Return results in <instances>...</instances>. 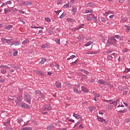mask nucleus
Returning <instances> with one entry per match:
<instances>
[{"label":"nucleus","mask_w":130,"mask_h":130,"mask_svg":"<svg viewBox=\"0 0 130 130\" xmlns=\"http://www.w3.org/2000/svg\"><path fill=\"white\" fill-rule=\"evenodd\" d=\"M13 25H10L5 27V29H6V30H10L11 28H12Z\"/></svg>","instance_id":"nucleus-25"},{"label":"nucleus","mask_w":130,"mask_h":130,"mask_svg":"<svg viewBox=\"0 0 130 130\" xmlns=\"http://www.w3.org/2000/svg\"><path fill=\"white\" fill-rule=\"evenodd\" d=\"M125 121L126 122H130V118H126V119H125Z\"/></svg>","instance_id":"nucleus-60"},{"label":"nucleus","mask_w":130,"mask_h":130,"mask_svg":"<svg viewBox=\"0 0 130 130\" xmlns=\"http://www.w3.org/2000/svg\"><path fill=\"white\" fill-rule=\"evenodd\" d=\"M65 16H67V13H63L59 17L60 19H62L63 17H65Z\"/></svg>","instance_id":"nucleus-29"},{"label":"nucleus","mask_w":130,"mask_h":130,"mask_svg":"<svg viewBox=\"0 0 130 130\" xmlns=\"http://www.w3.org/2000/svg\"><path fill=\"white\" fill-rule=\"evenodd\" d=\"M92 20H93L94 23H98V20H97V17L95 16L94 14H93Z\"/></svg>","instance_id":"nucleus-13"},{"label":"nucleus","mask_w":130,"mask_h":130,"mask_svg":"<svg viewBox=\"0 0 130 130\" xmlns=\"http://www.w3.org/2000/svg\"><path fill=\"white\" fill-rule=\"evenodd\" d=\"M120 107H124V106L123 105H118L117 106V108H119V110L118 111L119 113H124V112H126V111H127V109H125L122 110V108Z\"/></svg>","instance_id":"nucleus-2"},{"label":"nucleus","mask_w":130,"mask_h":130,"mask_svg":"<svg viewBox=\"0 0 130 130\" xmlns=\"http://www.w3.org/2000/svg\"><path fill=\"white\" fill-rule=\"evenodd\" d=\"M81 123V122L78 121L75 124L74 126L73 127H76V126H77V125H79Z\"/></svg>","instance_id":"nucleus-47"},{"label":"nucleus","mask_w":130,"mask_h":130,"mask_svg":"<svg viewBox=\"0 0 130 130\" xmlns=\"http://www.w3.org/2000/svg\"><path fill=\"white\" fill-rule=\"evenodd\" d=\"M111 52H112V51H111V50L107 51V54H109L110 53H111Z\"/></svg>","instance_id":"nucleus-62"},{"label":"nucleus","mask_w":130,"mask_h":130,"mask_svg":"<svg viewBox=\"0 0 130 130\" xmlns=\"http://www.w3.org/2000/svg\"><path fill=\"white\" fill-rule=\"evenodd\" d=\"M66 85H67V86H68L69 88H72V84L70 83H67V82H66Z\"/></svg>","instance_id":"nucleus-52"},{"label":"nucleus","mask_w":130,"mask_h":130,"mask_svg":"<svg viewBox=\"0 0 130 130\" xmlns=\"http://www.w3.org/2000/svg\"><path fill=\"white\" fill-rule=\"evenodd\" d=\"M40 93H41V90H35L36 94H40Z\"/></svg>","instance_id":"nucleus-44"},{"label":"nucleus","mask_w":130,"mask_h":130,"mask_svg":"<svg viewBox=\"0 0 130 130\" xmlns=\"http://www.w3.org/2000/svg\"><path fill=\"white\" fill-rule=\"evenodd\" d=\"M44 94L42 92H40V93L39 95V98H44Z\"/></svg>","instance_id":"nucleus-23"},{"label":"nucleus","mask_w":130,"mask_h":130,"mask_svg":"<svg viewBox=\"0 0 130 130\" xmlns=\"http://www.w3.org/2000/svg\"><path fill=\"white\" fill-rule=\"evenodd\" d=\"M1 40L3 43H7L8 41V39L5 38H2Z\"/></svg>","instance_id":"nucleus-31"},{"label":"nucleus","mask_w":130,"mask_h":130,"mask_svg":"<svg viewBox=\"0 0 130 130\" xmlns=\"http://www.w3.org/2000/svg\"><path fill=\"white\" fill-rule=\"evenodd\" d=\"M117 103H118V100L114 101V103L113 104V105H114V106H117Z\"/></svg>","instance_id":"nucleus-37"},{"label":"nucleus","mask_w":130,"mask_h":130,"mask_svg":"<svg viewBox=\"0 0 130 130\" xmlns=\"http://www.w3.org/2000/svg\"><path fill=\"white\" fill-rule=\"evenodd\" d=\"M9 123H10V120H7V121H6L4 123V125H6V126H8V124H9Z\"/></svg>","instance_id":"nucleus-34"},{"label":"nucleus","mask_w":130,"mask_h":130,"mask_svg":"<svg viewBox=\"0 0 130 130\" xmlns=\"http://www.w3.org/2000/svg\"><path fill=\"white\" fill-rule=\"evenodd\" d=\"M27 5H29V3H28V2H23L19 4V6H21V7H22L23 6H27Z\"/></svg>","instance_id":"nucleus-16"},{"label":"nucleus","mask_w":130,"mask_h":130,"mask_svg":"<svg viewBox=\"0 0 130 130\" xmlns=\"http://www.w3.org/2000/svg\"><path fill=\"white\" fill-rule=\"evenodd\" d=\"M22 121H23V119H22V118H19V119H18V120H17V122H18V123H19V124H20L21 122H22Z\"/></svg>","instance_id":"nucleus-42"},{"label":"nucleus","mask_w":130,"mask_h":130,"mask_svg":"<svg viewBox=\"0 0 130 130\" xmlns=\"http://www.w3.org/2000/svg\"><path fill=\"white\" fill-rule=\"evenodd\" d=\"M10 11H11V10H7V9L4 10V12H5V14H7V13L10 12Z\"/></svg>","instance_id":"nucleus-58"},{"label":"nucleus","mask_w":130,"mask_h":130,"mask_svg":"<svg viewBox=\"0 0 130 130\" xmlns=\"http://www.w3.org/2000/svg\"><path fill=\"white\" fill-rule=\"evenodd\" d=\"M18 12L19 13H20V14H25V12L20 10H18Z\"/></svg>","instance_id":"nucleus-57"},{"label":"nucleus","mask_w":130,"mask_h":130,"mask_svg":"<svg viewBox=\"0 0 130 130\" xmlns=\"http://www.w3.org/2000/svg\"><path fill=\"white\" fill-rule=\"evenodd\" d=\"M37 73L39 74V75L42 76L43 77L45 76V74H44L42 71H37Z\"/></svg>","instance_id":"nucleus-24"},{"label":"nucleus","mask_w":130,"mask_h":130,"mask_svg":"<svg viewBox=\"0 0 130 130\" xmlns=\"http://www.w3.org/2000/svg\"><path fill=\"white\" fill-rule=\"evenodd\" d=\"M75 57H76V56L75 55H72L69 58H68L67 60H70V59H73V58H75Z\"/></svg>","instance_id":"nucleus-28"},{"label":"nucleus","mask_w":130,"mask_h":130,"mask_svg":"<svg viewBox=\"0 0 130 130\" xmlns=\"http://www.w3.org/2000/svg\"><path fill=\"white\" fill-rule=\"evenodd\" d=\"M92 18H93V14H91L89 16H87L86 20H87V21H92Z\"/></svg>","instance_id":"nucleus-7"},{"label":"nucleus","mask_w":130,"mask_h":130,"mask_svg":"<svg viewBox=\"0 0 130 130\" xmlns=\"http://www.w3.org/2000/svg\"><path fill=\"white\" fill-rule=\"evenodd\" d=\"M6 130H13V129H12V128H10V127H7L6 128Z\"/></svg>","instance_id":"nucleus-64"},{"label":"nucleus","mask_w":130,"mask_h":130,"mask_svg":"<svg viewBox=\"0 0 130 130\" xmlns=\"http://www.w3.org/2000/svg\"><path fill=\"white\" fill-rule=\"evenodd\" d=\"M78 30H79V28L78 27H75L72 29V30L73 32H76V31H78Z\"/></svg>","instance_id":"nucleus-39"},{"label":"nucleus","mask_w":130,"mask_h":130,"mask_svg":"<svg viewBox=\"0 0 130 130\" xmlns=\"http://www.w3.org/2000/svg\"><path fill=\"white\" fill-rule=\"evenodd\" d=\"M55 42H56L58 44H60V40L59 39H56L55 40Z\"/></svg>","instance_id":"nucleus-35"},{"label":"nucleus","mask_w":130,"mask_h":130,"mask_svg":"<svg viewBox=\"0 0 130 130\" xmlns=\"http://www.w3.org/2000/svg\"><path fill=\"white\" fill-rule=\"evenodd\" d=\"M72 15H76L77 13V6L73 5L72 7Z\"/></svg>","instance_id":"nucleus-6"},{"label":"nucleus","mask_w":130,"mask_h":130,"mask_svg":"<svg viewBox=\"0 0 130 130\" xmlns=\"http://www.w3.org/2000/svg\"><path fill=\"white\" fill-rule=\"evenodd\" d=\"M73 116H74V117L75 118H77V119H80V118H81V116L80 115H79L78 114H73Z\"/></svg>","instance_id":"nucleus-11"},{"label":"nucleus","mask_w":130,"mask_h":130,"mask_svg":"<svg viewBox=\"0 0 130 130\" xmlns=\"http://www.w3.org/2000/svg\"><path fill=\"white\" fill-rule=\"evenodd\" d=\"M0 68H1L2 70H1V73L2 74H6L7 73V71L6 70V69H10V67H8V66H3L1 65L0 66Z\"/></svg>","instance_id":"nucleus-3"},{"label":"nucleus","mask_w":130,"mask_h":130,"mask_svg":"<svg viewBox=\"0 0 130 130\" xmlns=\"http://www.w3.org/2000/svg\"><path fill=\"white\" fill-rule=\"evenodd\" d=\"M62 1H61V0H58L57 5H59L60 4H62Z\"/></svg>","instance_id":"nucleus-55"},{"label":"nucleus","mask_w":130,"mask_h":130,"mask_svg":"<svg viewBox=\"0 0 130 130\" xmlns=\"http://www.w3.org/2000/svg\"><path fill=\"white\" fill-rule=\"evenodd\" d=\"M54 128V124H50L47 127V130H51V129H53V128Z\"/></svg>","instance_id":"nucleus-9"},{"label":"nucleus","mask_w":130,"mask_h":130,"mask_svg":"<svg viewBox=\"0 0 130 130\" xmlns=\"http://www.w3.org/2000/svg\"><path fill=\"white\" fill-rule=\"evenodd\" d=\"M48 46H49L48 45V44H44L42 45V48H48Z\"/></svg>","instance_id":"nucleus-19"},{"label":"nucleus","mask_w":130,"mask_h":130,"mask_svg":"<svg viewBox=\"0 0 130 130\" xmlns=\"http://www.w3.org/2000/svg\"><path fill=\"white\" fill-rule=\"evenodd\" d=\"M111 41H113L114 42H117V40L115 39V38L114 37H112L110 38Z\"/></svg>","instance_id":"nucleus-26"},{"label":"nucleus","mask_w":130,"mask_h":130,"mask_svg":"<svg viewBox=\"0 0 130 130\" xmlns=\"http://www.w3.org/2000/svg\"><path fill=\"white\" fill-rule=\"evenodd\" d=\"M13 55L14 56H17V55H18V51H15L14 53H13Z\"/></svg>","instance_id":"nucleus-48"},{"label":"nucleus","mask_w":130,"mask_h":130,"mask_svg":"<svg viewBox=\"0 0 130 130\" xmlns=\"http://www.w3.org/2000/svg\"><path fill=\"white\" fill-rule=\"evenodd\" d=\"M113 105H108V109L109 110H110V109H113Z\"/></svg>","instance_id":"nucleus-30"},{"label":"nucleus","mask_w":130,"mask_h":130,"mask_svg":"<svg viewBox=\"0 0 130 130\" xmlns=\"http://www.w3.org/2000/svg\"><path fill=\"white\" fill-rule=\"evenodd\" d=\"M81 89H82V91H83V92H85V93H88V89L86 88H85V87L82 86Z\"/></svg>","instance_id":"nucleus-18"},{"label":"nucleus","mask_w":130,"mask_h":130,"mask_svg":"<svg viewBox=\"0 0 130 130\" xmlns=\"http://www.w3.org/2000/svg\"><path fill=\"white\" fill-rule=\"evenodd\" d=\"M125 27H126V31H127V32H129L130 26H127L126 25Z\"/></svg>","instance_id":"nucleus-51"},{"label":"nucleus","mask_w":130,"mask_h":130,"mask_svg":"<svg viewBox=\"0 0 130 130\" xmlns=\"http://www.w3.org/2000/svg\"><path fill=\"white\" fill-rule=\"evenodd\" d=\"M79 39H80V40H82V39H84V37H83L82 35H79Z\"/></svg>","instance_id":"nucleus-50"},{"label":"nucleus","mask_w":130,"mask_h":130,"mask_svg":"<svg viewBox=\"0 0 130 130\" xmlns=\"http://www.w3.org/2000/svg\"><path fill=\"white\" fill-rule=\"evenodd\" d=\"M109 102H110V104H113V103H114V101H113V100H110L109 101Z\"/></svg>","instance_id":"nucleus-53"},{"label":"nucleus","mask_w":130,"mask_h":130,"mask_svg":"<svg viewBox=\"0 0 130 130\" xmlns=\"http://www.w3.org/2000/svg\"><path fill=\"white\" fill-rule=\"evenodd\" d=\"M74 92L77 93L78 94H80L81 93V91L79 90V89H77L76 88H74Z\"/></svg>","instance_id":"nucleus-17"},{"label":"nucleus","mask_w":130,"mask_h":130,"mask_svg":"<svg viewBox=\"0 0 130 130\" xmlns=\"http://www.w3.org/2000/svg\"><path fill=\"white\" fill-rule=\"evenodd\" d=\"M90 111H91V112H92V111H93V110H95L96 109V108L95 107H89V108Z\"/></svg>","instance_id":"nucleus-32"},{"label":"nucleus","mask_w":130,"mask_h":130,"mask_svg":"<svg viewBox=\"0 0 130 130\" xmlns=\"http://www.w3.org/2000/svg\"><path fill=\"white\" fill-rule=\"evenodd\" d=\"M13 69H16L17 70H18V69H20V67H19V66H15L13 67Z\"/></svg>","instance_id":"nucleus-54"},{"label":"nucleus","mask_w":130,"mask_h":130,"mask_svg":"<svg viewBox=\"0 0 130 130\" xmlns=\"http://www.w3.org/2000/svg\"><path fill=\"white\" fill-rule=\"evenodd\" d=\"M95 52L93 51H88L86 52V54H95Z\"/></svg>","instance_id":"nucleus-36"},{"label":"nucleus","mask_w":130,"mask_h":130,"mask_svg":"<svg viewBox=\"0 0 130 130\" xmlns=\"http://www.w3.org/2000/svg\"><path fill=\"white\" fill-rule=\"evenodd\" d=\"M47 59H42L41 62L42 63H44V62H45V61H46Z\"/></svg>","instance_id":"nucleus-59"},{"label":"nucleus","mask_w":130,"mask_h":130,"mask_svg":"<svg viewBox=\"0 0 130 130\" xmlns=\"http://www.w3.org/2000/svg\"><path fill=\"white\" fill-rule=\"evenodd\" d=\"M55 85L56 88H57L58 89L61 87V83H60V82H56Z\"/></svg>","instance_id":"nucleus-12"},{"label":"nucleus","mask_w":130,"mask_h":130,"mask_svg":"<svg viewBox=\"0 0 130 130\" xmlns=\"http://www.w3.org/2000/svg\"><path fill=\"white\" fill-rule=\"evenodd\" d=\"M107 58L108 59H109V60H111V59H112V56H111V55H109L107 56Z\"/></svg>","instance_id":"nucleus-45"},{"label":"nucleus","mask_w":130,"mask_h":130,"mask_svg":"<svg viewBox=\"0 0 130 130\" xmlns=\"http://www.w3.org/2000/svg\"><path fill=\"white\" fill-rule=\"evenodd\" d=\"M28 42H29V40L26 39L22 42V44H23V45H25V44H27V43H28Z\"/></svg>","instance_id":"nucleus-20"},{"label":"nucleus","mask_w":130,"mask_h":130,"mask_svg":"<svg viewBox=\"0 0 130 130\" xmlns=\"http://www.w3.org/2000/svg\"><path fill=\"white\" fill-rule=\"evenodd\" d=\"M105 21H106V19H105V18H102V22H105Z\"/></svg>","instance_id":"nucleus-63"},{"label":"nucleus","mask_w":130,"mask_h":130,"mask_svg":"<svg viewBox=\"0 0 130 130\" xmlns=\"http://www.w3.org/2000/svg\"><path fill=\"white\" fill-rule=\"evenodd\" d=\"M21 44V42L20 41L13 42L12 44H10V45H14L15 46H18V45H20Z\"/></svg>","instance_id":"nucleus-8"},{"label":"nucleus","mask_w":130,"mask_h":130,"mask_svg":"<svg viewBox=\"0 0 130 130\" xmlns=\"http://www.w3.org/2000/svg\"><path fill=\"white\" fill-rule=\"evenodd\" d=\"M80 71H81V72H83V73H84V74H85L86 75L89 74V72H88L87 71H85V70H81Z\"/></svg>","instance_id":"nucleus-38"},{"label":"nucleus","mask_w":130,"mask_h":130,"mask_svg":"<svg viewBox=\"0 0 130 130\" xmlns=\"http://www.w3.org/2000/svg\"><path fill=\"white\" fill-rule=\"evenodd\" d=\"M77 60H76L74 62H72L71 63V66H75V65L77 64Z\"/></svg>","instance_id":"nucleus-46"},{"label":"nucleus","mask_w":130,"mask_h":130,"mask_svg":"<svg viewBox=\"0 0 130 130\" xmlns=\"http://www.w3.org/2000/svg\"><path fill=\"white\" fill-rule=\"evenodd\" d=\"M14 42V40L13 39H8L7 40V42L6 43L11 44H13V42Z\"/></svg>","instance_id":"nucleus-22"},{"label":"nucleus","mask_w":130,"mask_h":130,"mask_svg":"<svg viewBox=\"0 0 130 130\" xmlns=\"http://www.w3.org/2000/svg\"><path fill=\"white\" fill-rule=\"evenodd\" d=\"M92 44H93V42L90 41V42H87L86 44H85L84 45V46L87 47V46H90V45H92Z\"/></svg>","instance_id":"nucleus-14"},{"label":"nucleus","mask_w":130,"mask_h":130,"mask_svg":"<svg viewBox=\"0 0 130 130\" xmlns=\"http://www.w3.org/2000/svg\"><path fill=\"white\" fill-rule=\"evenodd\" d=\"M32 128L31 127H25L22 128V130H31Z\"/></svg>","instance_id":"nucleus-21"},{"label":"nucleus","mask_w":130,"mask_h":130,"mask_svg":"<svg viewBox=\"0 0 130 130\" xmlns=\"http://www.w3.org/2000/svg\"><path fill=\"white\" fill-rule=\"evenodd\" d=\"M63 9H68V8H70V5H69V3L67 4H66L63 6Z\"/></svg>","instance_id":"nucleus-33"},{"label":"nucleus","mask_w":130,"mask_h":130,"mask_svg":"<svg viewBox=\"0 0 130 130\" xmlns=\"http://www.w3.org/2000/svg\"><path fill=\"white\" fill-rule=\"evenodd\" d=\"M5 4L6 5H11V4H12V1H9L6 2Z\"/></svg>","instance_id":"nucleus-49"},{"label":"nucleus","mask_w":130,"mask_h":130,"mask_svg":"<svg viewBox=\"0 0 130 130\" xmlns=\"http://www.w3.org/2000/svg\"><path fill=\"white\" fill-rule=\"evenodd\" d=\"M24 101H26V102H27L28 104H31V95L28 94V93H24Z\"/></svg>","instance_id":"nucleus-1"},{"label":"nucleus","mask_w":130,"mask_h":130,"mask_svg":"<svg viewBox=\"0 0 130 130\" xmlns=\"http://www.w3.org/2000/svg\"><path fill=\"white\" fill-rule=\"evenodd\" d=\"M98 119L99 121H101V122H104V121H105L104 119L101 118V117L100 116H98Z\"/></svg>","instance_id":"nucleus-15"},{"label":"nucleus","mask_w":130,"mask_h":130,"mask_svg":"<svg viewBox=\"0 0 130 130\" xmlns=\"http://www.w3.org/2000/svg\"><path fill=\"white\" fill-rule=\"evenodd\" d=\"M99 83L101 85H106V86H108V87H110V88H112V87H113L112 84L108 83L107 82H99Z\"/></svg>","instance_id":"nucleus-4"},{"label":"nucleus","mask_w":130,"mask_h":130,"mask_svg":"<svg viewBox=\"0 0 130 130\" xmlns=\"http://www.w3.org/2000/svg\"><path fill=\"white\" fill-rule=\"evenodd\" d=\"M45 21H46V22H50L51 21V20L50 19V18H48V17H46L45 18Z\"/></svg>","instance_id":"nucleus-41"},{"label":"nucleus","mask_w":130,"mask_h":130,"mask_svg":"<svg viewBox=\"0 0 130 130\" xmlns=\"http://www.w3.org/2000/svg\"><path fill=\"white\" fill-rule=\"evenodd\" d=\"M31 28H35V29H36L37 28H39L40 29H44V27H41V26H36V27H33V26H31Z\"/></svg>","instance_id":"nucleus-40"},{"label":"nucleus","mask_w":130,"mask_h":130,"mask_svg":"<svg viewBox=\"0 0 130 130\" xmlns=\"http://www.w3.org/2000/svg\"><path fill=\"white\" fill-rule=\"evenodd\" d=\"M44 110L46 111H50V110H51V107H49V106H46L44 108Z\"/></svg>","instance_id":"nucleus-10"},{"label":"nucleus","mask_w":130,"mask_h":130,"mask_svg":"<svg viewBox=\"0 0 130 130\" xmlns=\"http://www.w3.org/2000/svg\"><path fill=\"white\" fill-rule=\"evenodd\" d=\"M87 7H93V4L92 3H88Z\"/></svg>","instance_id":"nucleus-56"},{"label":"nucleus","mask_w":130,"mask_h":130,"mask_svg":"<svg viewBox=\"0 0 130 130\" xmlns=\"http://www.w3.org/2000/svg\"><path fill=\"white\" fill-rule=\"evenodd\" d=\"M108 15H110V12H109V11H108V12H106L104 13V15L106 16V17H107Z\"/></svg>","instance_id":"nucleus-43"},{"label":"nucleus","mask_w":130,"mask_h":130,"mask_svg":"<svg viewBox=\"0 0 130 130\" xmlns=\"http://www.w3.org/2000/svg\"><path fill=\"white\" fill-rule=\"evenodd\" d=\"M20 106H21L22 108H27V109L30 108V106L25 103H21V104H20Z\"/></svg>","instance_id":"nucleus-5"},{"label":"nucleus","mask_w":130,"mask_h":130,"mask_svg":"<svg viewBox=\"0 0 130 130\" xmlns=\"http://www.w3.org/2000/svg\"><path fill=\"white\" fill-rule=\"evenodd\" d=\"M85 12L86 14H88L89 13H93V10H85Z\"/></svg>","instance_id":"nucleus-27"},{"label":"nucleus","mask_w":130,"mask_h":130,"mask_svg":"<svg viewBox=\"0 0 130 130\" xmlns=\"http://www.w3.org/2000/svg\"><path fill=\"white\" fill-rule=\"evenodd\" d=\"M101 39H102V41H103V42H105V39L104 38V37H102Z\"/></svg>","instance_id":"nucleus-61"}]
</instances>
